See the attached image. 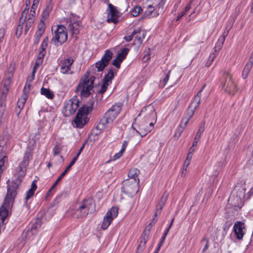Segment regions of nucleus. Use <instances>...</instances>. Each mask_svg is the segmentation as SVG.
<instances>
[{
  "label": "nucleus",
  "mask_w": 253,
  "mask_h": 253,
  "mask_svg": "<svg viewBox=\"0 0 253 253\" xmlns=\"http://www.w3.org/2000/svg\"><path fill=\"white\" fill-rule=\"evenodd\" d=\"M123 61H121L119 59L116 57V58H115L113 61V62H112V64L115 66L117 69H119L120 68V66H121V63Z\"/></svg>",
  "instance_id": "47"
},
{
  "label": "nucleus",
  "mask_w": 253,
  "mask_h": 253,
  "mask_svg": "<svg viewBox=\"0 0 253 253\" xmlns=\"http://www.w3.org/2000/svg\"><path fill=\"white\" fill-rule=\"evenodd\" d=\"M108 8L107 21L108 23L116 24L118 22L119 12L116 7L111 3L108 4Z\"/></svg>",
  "instance_id": "17"
},
{
  "label": "nucleus",
  "mask_w": 253,
  "mask_h": 253,
  "mask_svg": "<svg viewBox=\"0 0 253 253\" xmlns=\"http://www.w3.org/2000/svg\"><path fill=\"white\" fill-rule=\"evenodd\" d=\"M173 220H174V218H173V219H172L171 222V223H170V225H169V227H168L166 229V230H165V232H164V233L163 235H164V236H166L167 235V234H168V232H169V229H170V227H171V225H172V222H173Z\"/></svg>",
  "instance_id": "59"
},
{
  "label": "nucleus",
  "mask_w": 253,
  "mask_h": 253,
  "mask_svg": "<svg viewBox=\"0 0 253 253\" xmlns=\"http://www.w3.org/2000/svg\"><path fill=\"white\" fill-rule=\"evenodd\" d=\"M190 119L187 118H183L180 123V126L182 127V130H183L186 126L188 124Z\"/></svg>",
  "instance_id": "46"
},
{
  "label": "nucleus",
  "mask_w": 253,
  "mask_h": 253,
  "mask_svg": "<svg viewBox=\"0 0 253 253\" xmlns=\"http://www.w3.org/2000/svg\"><path fill=\"white\" fill-rule=\"evenodd\" d=\"M45 28V24L44 23V21H42L41 20L40 22L38 24V30L36 32L43 34L44 32Z\"/></svg>",
  "instance_id": "38"
},
{
  "label": "nucleus",
  "mask_w": 253,
  "mask_h": 253,
  "mask_svg": "<svg viewBox=\"0 0 253 253\" xmlns=\"http://www.w3.org/2000/svg\"><path fill=\"white\" fill-rule=\"evenodd\" d=\"M228 34V31H227V32H224L223 35L220 37H219L217 42H216L214 46L215 52L211 54L210 55L209 59L206 63V66L209 67L210 66H211L214 58L217 56V52L219 51L221 49L223 43L225 41V38Z\"/></svg>",
  "instance_id": "14"
},
{
  "label": "nucleus",
  "mask_w": 253,
  "mask_h": 253,
  "mask_svg": "<svg viewBox=\"0 0 253 253\" xmlns=\"http://www.w3.org/2000/svg\"><path fill=\"white\" fill-rule=\"evenodd\" d=\"M123 152H122V151H120L118 153L115 154L113 157V160H115L119 158H120L123 155Z\"/></svg>",
  "instance_id": "54"
},
{
  "label": "nucleus",
  "mask_w": 253,
  "mask_h": 253,
  "mask_svg": "<svg viewBox=\"0 0 253 253\" xmlns=\"http://www.w3.org/2000/svg\"><path fill=\"white\" fill-rule=\"evenodd\" d=\"M32 156V150L30 148H27L25 151L23 159L20 163L17 171V175L15 176L23 178L25 175L26 167L28 165L30 158Z\"/></svg>",
  "instance_id": "11"
},
{
  "label": "nucleus",
  "mask_w": 253,
  "mask_h": 253,
  "mask_svg": "<svg viewBox=\"0 0 253 253\" xmlns=\"http://www.w3.org/2000/svg\"><path fill=\"white\" fill-rule=\"evenodd\" d=\"M74 62V60L71 58H67L63 60L61 66L60 72L64 74H71V66Z\"/></svg>",
  "instance_id": "21"
},
{
  "label": "nucleus",
  "mask_w": 253,
  "mask_h": 253,
  "mask_svg": "<svg viewBox=\"0 0 253 253\" xmlns=\"http://www.w3.org/2000/svg\"><path fill=\"white\" fill-rule=\"evenodd\" d=\"M52 8V5L50 3L47 4L45 8L43 10L42 14V18L41 20L45 21L49 17V14Z\"/></svg>",
  "instance_id": "27"
},
{
  "label": "nucleus",
  "mask_w": 253,
  "mask_h": 253,
  "mask_svg": "<svg viewBox=\"0 0 253 253\" xmlns=\"http://www.w3.org/2000/svg\"><path fill=\"white\" fill-rule=\"evenodd\" d=\"M168 196H169L168 193L165 192L163 193V195L162 196L161 200L159 202L160 203H161L162 204H163V205H165L167 201Z\"/></svg>",
  "instance_id": "44"
},
{
  "label": "nucleus",
  "mask_w": 253,
  "mask_h": 253,
  "mask_svg": "<svg viewBox=\"0 0 253 253\" xmlns=\"http://www.w3.org/2000/svg\"><path fill=\"white\" fill-rule=\"evenodd\" d=\"M114 78V72L112 68L109 69L108 73L105 75L103 82L111 84L112 80Z\"/></svg>",
  "instance_id": "28"
},
{
  "label": "nucleus",
  "mask_w": 253,
  "mask_h": 253,
  "mask_svg": "<svg viewBox=\"0 0 253 253\" xmlns=\"http://www.w3.org/2000/svg\"><path fill=\"white\" fill-rule=\"evenodd\" d=\"M35 19L34 18H31L30 17H27L25 21V26L24 29V33L26 34L29 31L30 28L32 27V25L34 24V21Z\"/></svg>",
  "instance_id": "29"
},
{
  "label": "nucleus",
  "mask_w": 253,
  "mask_h": 253,
  "mask_svg": "<svg viewBox=\"0 0 253 253\" xmlns=\"http://www.w3.org/2000/svg\"><path fill=\"white\" fill-rule=\"evenodd\" d=\"M27 99V95L26 94H22L21 98L17 101V106L15 112L17 116H19L21 110L24 106V104Z\"/></svg>",
  "instance_id": "25"
},
{
  "label": "nucleus",
  "mask_w": 253,
  "mask_h": 253,
  "mask_svg": "<svg viewBox=\"0 0 253 253\" xmlns=\"http://www.w3.org/2000/svg\"><path fill=\"white\" fill-rule=\"evenodd\" d=\"M61 149L58 145L55 146L53 148V153L55 155H58L60 153Z\"/></svg>",
  "instance_id": "52"
},
{
  "label": "nucleus",
  "mask_w": 253,
  "mask_h": 253,
  "mask_svg": "<svg viewBox=\"0 0 253 253\" xmlns=\"http://www.w3.org/2000/svg\"><path fill=\"white\" fill-rule=\"evenodd\" d=\"M245 224L241 221H236L233 226V230L238 240H242L245 235Z\"/></svg>",
  "instance_id": "18"
},
{
  "label": "nucleus",
  "mask_w": 253,
  "mask_h": 253,
  "mask_svg": "<svg viewBox=\"0 0 253 253\" xmlns=\"http://www.w3.org/2000/svg\"><path fill=\"white\" fill-rule=\"evenodd\" d=\"M45 52H46L45 51L40 50V52H39L37 60H40V61H42V59L43 58V57L45 55Z\"/></svg>",
  "instance_id": "49"
},
{
  "label": "nucleus",
  "mask_w": 253,
  "mask_h": 253,
  "mask_svg": "<svg viewBox=\"0 0 253 253\" xmlns=\"http://www.w3.org/2000/svg\"><path fill=\"white\" fill-rule=\"evenodd\" d=\"M246 191L244 186H236L229 198V204L233 207L241 208L243 206Z\"/></svg>",
  "instance_id": "6"
},
{
  "label": "nucleus",
  "mask_w": 253,
  "mask_h": 253,
  "mask_svg": "<svg viewBox=\"0 0 253 253\" xmlns=\"http://www.w3.org/2000/svg\"><path fill=\"white\" fill-rule=\"evenodd\" d=\"M37 186L35 183V181H34L31 185V188L27 192L26 196V200L27 201L31 197H32L34 194L35 190H36Z\"/></svg>",
  "instance_id": "31"
},
{
  "label": "nucleus",
  "mask_w": 253,
  "mask_h": 253,
  "mask_svg": "<svg viewBox=\"0 0 253 253\" xmlns=\"http://www.w3.org/2000/svg\"><path fill=\"white\" fill-rule=\"evenodd\" d=\"M8 85H6L4 86L5 89L3 90L0 94V106L2 107L4 105V103L5 102L6 97V93L8 91Z\"/></svg>",
  "instance_id": "32"
},
{
  "label": "nucleus",
  "mask_w": 253,
  "mask_h": 253,
  "mask_svg": "<svg viewBox=\"0 0 253 253\" xmlns=\"http://www.w3.org/2000/svg\"><path fill=\"white\" fill-rule=\"evenodd\" d=\"M73 165V162H71L69 165L66 167L64 171L61 173L60 176L56 180V183H58V182L63 178V177L65 176L67 171L70 169Z\"/></svg>",
  "instance_id": "36"
},
{
  "label": "nucleus",
  "mask_w": 253,
  "mask_h": 253,
  "mask_svg": "<svg viewBox=\"0 0 253 253\" xmlns=\"http://www.w3.org/2000/svg\"><path fill=\"white\" fill-rule=\"evenodd\" d=\"M42 34L39 33H36L35 34V40L34 41L35 44H38L39 42V41L40 40L41 37H42Z\"/></svg>",
  "instance_id": "50"
},
{
  "label": "nucleus",
  "mask_w": 253,
  "mask_h": 253,
  "mask_svg": "<svg viewBox=\"0 0 253 253\" xmlns=\"http://www.w3.org/2000/svg\"><path fill=\"white\" fill-rule=\"evenodd\" d=\"M79 100L77 96H74L64 103L62 113L65 117L70 116L74 114L79 107Z\"/></svg>",
  "instance_id": "10"
},
{
  "label": "nucleus",
  "mask_w": 253,
  "mask_h": 253,
  "mask_svg": "<svg viewBox=\"0 0 253 253\" xmlns=\"http://www.w3.org/2000/svg\"><path fill=\"white\" fill-rule=\"evenodd\" d=\"M15 63L11 62L7 68V71L5 74L4 86H6V85L9 86L11 84V80L13 76V73L15 71Z\"/></svg>",
  "instance_id": "20"
},
{
  "label": "nucleus",
  "mask_w": 253,
  "mask_h": 253,
  "mask_svg": "<svg viewBox=\"0 0 253 253\" xmlns=\"http://www.w3.org/2000/svg\"><path fill=\"white\" fill-rule=\"evenodd\" d=\"M28 12L29 10L25 8L22 13L21 16L19 19V24L16 31V35L17 37L20 36L22 34L23 26L27 19V14L28 13Z\"/></svg>",
  "instance_id": "22"
},
{
  "label": "nucleus",
  "mask_w": 253,
  "mask_h": 253,
  "mask_svg": "<svg viewBox=\"0 0 253 253\" xmlns=\"http://www.w3.org/2000/svg\"><path fill=\"white\" fill-rule=\"evenodd\" d=\"M22 179L15 176L11 182L7 186V192L3 202L0 208V220L3 222L12 208L15 199L17 194V189Z\"/></svg>",
  "instance_id": "3"
},
{
  "label": "nucleus",
  "mask_w": 253,
  "mask_h": 253,
  "mask_svg": "<svg viewBox=\"0 0 253 253\" xmlns=\"http://www.w3.org/2000/svg\"><path fill=\"white\" fill-rule=\"evenodd\" d=\"M139 30V33L136 34L134 36H133V38H135V40L137 41V43L141 44L142 42V39L144 38V35L143 33H141L140 29H138Z\"/></svg>",
  "instance_id": "39"
},
{
  "label": "nucleus",
  "mask_w": 253,
  "mask_h": 253,
  "mask_svg": "<svg viewBox=\"0 0 253 253\" xmlns=\"http://www.w3.org/2000/svg\"><path fill=\"white\" fill-rule=\"evenodd\" d=\"M37 221L34 225H33L30 229H28L24 233V237L27 239H32V237L37 233V229L41 226V224Z\"/></svg>",
  "instance_id": "23"
},
{
  "label": "nucleus",
  "mask_w": 253,
  "mask_h": 253,
  "mask_svg": "<svg viewBox=\"0 0 253 253\" xmlns=\"http://www.w3.org/2000/svg\"><path fill=\"white\" fill-rule=\"evenodd\" d=\"M157 217H155L154 215L153 218H152L151 222L149 223L148 226H153L157 222V219H156Z\"/></svg>",
  "instance_id": "60"
},
{
  "label": "nucleus",
  "mask_w": 253,
  "mask_h": 253,
  "mask_svg": "<svg viewBox=\"0 0 253 253\" xmlns=\"http://www.w3.org/2000/svg\"><path fill=\"white\" fill-rule=\"evenodd\" d=\"M201 242H205V245L204 248H203V249L202 250V252L204 253L206 250L208 249V248L209 247V241L207 238H204L202 240Z\"/></svg>",
  "instance_id": "48"
},
{
  "label": "nucleus",
  "mask_w": 253,
  "mask_h": 253,
  "mask_svg": "<svg viewBox=\"0 0 253 253\" xmlns=\"http://www.w3.org/2000/svg\"><path fill=\"white\" fill-rule=\"evenodd\" d=\"M148 236L144 234L142 235L140 239V243L137 248L136 253H141L144 250L146 243L147 241Z\"/></svg>",
  "instance_id": "26"
},
{
  "label": "nucleus",
  "mask_w": 253,
  "mask_h": 253,
  "mask_svg": "<svg viewBox=\"0 0 253 253\" xmlns=\"http://www.w3.org/2000/svg\"><path fill=\"white\" fill-rule=\"evenodd\" d=\"M224 82L221 85L225 91L230 94H234L238 90L236 84L232 79L231 75L228 72H225L223 75Z\"/></svg>",
  "instance_id": "9"
},
{
  "label": "nucleus",
  "mask_w": 253,
  "mask_h": 253,
  "mask_svg": "<svg viewBox=\"0 0 253 253\" xmlns=\"http://www.w3.org/2000/svg\"><path fill=\"white\" fill-rule=\"evenodd\" d=\"M48 39L47 37L44 39L41 45L40 50L45 51V49L48 45Z\"/></svg>",
  "instance_id": "45"
},
{
  "label": "nucleus",
  "mask_w": 253,
  "mask_h": 253,
  "mask_svg": "<svg viewBox=\"0 0 253 253\" xmlns=\"http://www.w3.org/2000/svg\"><path fill=\"white\" fill-rule=\"evenodd\" d=\"M140 174V171L139 169L133 168L129 170L128 172V179L131 180L132 181H137V184H139V179L138 175Z\"/></svg>",
  "instance_id": "24"
},
{
  "label": "nucleus",
  "mask_w": 253,
  "mask_h": 253,
  "mask_svg": "<svg viewBox=\"0 0 253 253\" xmlns=\"http://www.w3.org/2000/svg\"><path fill=\"white\" fill-rule=\"evenodd\" d=\"M138 116H141L143 117V120L150 122V125H155L157 121V115L152 105H148L147 107H144Z\"/></svg>",
  "instance_id": "8"
},
{
  "label": "nucleus",
  "mask_w": 253,
  "mask_h": 253,
  "mask_svg": "<svg viewBox=\"0 0 253 253\" xmlns=\"http://www.w3.org/2000/svg\"><path fill=\"white\" fill-rule=\"evenodd\" d=\"M164 205L159 202L157 206H156L155 213L154 215L157 217L158 215H160L161 212V210L163 209Z\"/></svg>",
  "instance_id": "42"
},
{
  "label": "nucleus",
  "mask_w": 253,
  "mask_h": 253,
  "mask_svg": "<svg viewBox=\"0 0 253 253\" xmlns=\"http://www.w3.org/2000/svg\"><path fill=\"white\" fill-rule=\"evenodd\" d=\"M39 1H40V0H34L33 4L31 6V10H34L35 11L36 9L38 7Z\"/></svg>",
  "instance_id": "51"
},
{
  "label": "nucleus",
  "mask_w": 253,
  "mask_h": 253,
  "mask_svg": "<svg viewBox=\"0 0 253 253\" xmlns=\"http://www.w3.org/2000/svg\"><path fill=\"white\" fill-rule=\"evenodd\" d=\"M205 122H203L201 124L200 127L198 129V131L195 137V139L200 140L201 136L205 130Z\"/></svg>",
  "instance_id": "35"
},
{
  "label": "nucleus",
  "mask_w": 253,
  "mask_h": 253,
  "mask_svg": "<svg viewBox=\"0 0 253 253\" xmlns=\"http://www.w3.org/2000/svg\"><path fill=\"white\" fill-rule=\"evenodd\" d=\"M150 58V55H149L148 51L146 52V54L143 57V60L144 62H146Z\"/></svg>",
  "instance_id": "58"
},
{
  "label": "nucleus",
  "mask_w": 253,
  "mask_h": 253,
  "mask_svg": "<svg viewBox=\"0 0 253 253\" xmlns=\"http://www.w3.org/2000/svg\"><path fill=\"white\" fill-rule=\"evenodd\" d=\"M122 106V104L120 103H116L112 105L100 119L96 128L100 131H103L109 125L112 124L120 114Z\"/></svg>",
  "instance_id": "4"
},
{
  "label": "nucleus",
  "mask_w": 253,
  "mask_h": 253,
  "mask_svg": "<svg viewBox=\"0 0 253 253\" xmlns=\"http://www.w3.org/2000/svg\"><path fill=\"white\" fill-rule=\"evenodd\" d=\"M142 10V8L140 6H135L131 11V14L133 16L136 17L138 16L140 11Z\"/></svg>",
  "instance_id": "40"
},
{
  "label": "nucleus",
  "mask_w": 253,
  "mask_h": 253,
  "mask_svg": "<svg viewBox=\"0 0 253 253\" xmlns=\"http://www.w3.org/2000/svg\"><path fill=\"white\" fill-rule=\"evenodd\" d=\"M109 84L103 82V84L101 85V88L98 91V93L101 94L104 93L106 91L107 87Z\"/></svg>",
  "instance_id": "43"
},
{
  "label": "nucleus",
  "mask_w": 253,
  "mask_h": 253,
  "mask_svg": "<svg viewBox=\"0 0 253 253\" xmlns=\"http://www.w3.org/2000/svg\"><path fill=\"white\" fill-rule=\"evenodd\" d=\"M5 35V31L4 29H0V42L2 41Z\"/></svg>",
  "instance_id": "56"
},
{
  "label": "nucleus",
  "mask_w": 253,
  "mask_h": 253,
  "mask_svg": "<svg viewBox=\"0 0 253 253\" xmlns=\"http://www.w3.org/2000/svg\"><path fill=\"white\" fill-rule=\"evenodd\" d=\"M192 154H189V153H188L187 155V157H186V160L185 161V164L187 163V162H190V161L192 159Z\"/></svg>",
  "instance_id": "61"
},
{
  "label": "nucleus",
  "mask_w": 253,
  "mask_h": 253,
  "mask_svg": "<svg viewBox=\"0 0 253 253\" xmlns=\"http://www.w3.org/2000/svg\"><path fill=\"white\" fill-rule=\"evenodd\" d=\"M199 94L195 96L193 101L191 103L187 110L186 118L190 119L193 116L196 110L200 104Z\"/></svg>",
  "instance_id": "19"
},
{
  "label": "nucleus",
  "mask_w": 253,
  "mask_h": 253,
  "mask_svg": "<svg viewBox=\"0 0 253 253\" xmlns=\"http://www.w3.org/2000/svg\"><path fill=\"white\" fill-rule=\"evenodd\" d=\"M253 65L250 63H247L246 66H245L243 72H242V77L244 79H245L247 78L249 73L251 69H252Z\"/></svg>",
  "instance_id": "33"
},
{
  "label": "nucleus",
  "mask_w": 253,
  "mask_h": 253,
  "mask_svg": "<svg viewBox=\"0 0 253 253\" xmlns=\"http://www.w3.org/2000/svg\"><path fill=\"white\" fill-rule=\"evenodd\" d=\"M58 184L55 181L54 183L52 185V186L50 188V189L48 190L47 194H49L52 191V190L55 188V187Z\"/></svg>",
  "instance_id": "63"
},
{
  "label": "nucleus",
  "mask_w": 253,
  "mask_h": 253,
  "mask_svg": "<svg viewBox=\"0 0 253 253\" xmlns=\"http://www.w3.org/2000/svg\"><path fill=\"white\" fill-rule=\"evenodd\" d=\"M128 145V142L127 141H124L123 143V145H122V148L121 149V151H122V152H124L127 146Z\"/></svg>",
  "instance_id": "57"
},
{
  "label": "nucleus",
  "mask_w": 253,
  "mask_h": 253,
  "mask_svg": "<svg viewBox=\"0 0 253 253\" xmlns=\"http://www.w3.org/2000/svg\"><path fill=\"white\" fill-rule=\"evenodd\" d=\"M92 105H84L78 110V112L74 120L75 124L77 127L82 128L89 121L87 115L90 113L92 110Z\"/></svg>",
  "instance_id": "7"
},
{
  "label": "nucleus",
  "mask_w": 253,
  "mask_h": 253,
  "mask_svg": "<svg viewBox=\"0 0 253 253\" xmlns=\"http://www.w3.org/2000/svg\"><path fill=\"white\" fill-rule=\"evenodd\" d=\"M135 124L133 122L132 124V127L134 129L136 132L141 135V137H143L145 136L148 133L150 132L154 128V125H150V122H147L144 120H141L139 122L137 125V129L133 126V125Z\"/></svg>",
  "instance_id": "12"
},
{
  "label": "nucleus",
  "mask_w": 253,
  "mask_h": 253,
  "mask_svg": "<svg viewBox=\"0 0 253 253\" xmlns=\"http://www.w3.org/2000/svg\"><path fill=\"white\" fill-rule=\"evenodd\" d=\"M95 211V205L92 199H85L79 203L75 209L73 214L78 218L85 217L88 214Z\"/></svg>",
  "instance_id": "5"
},
{
  "label": "nucleus",
  "mask_w": 253,
  "mask_h": 253,
  "mask_svg": "<svg viewBox=\"0 0 253 253\" xmlns=\"http://www.w3.org/2000/svg\"><path fill=\"white\" fill-rule=\"evenodd\" d=\"M192 2L193 0H190L188 4L187 5L183 11L185 13H186L191 8Z\"/></svg>",
  "instance_id": "55"
},
{
  "label": "nucleus",
  "mask_w": 253,
  "mask_h": 253,
  "mask_svg": "<svg viewBox=\"0 0 253 253\" xmlns=\"http://www.w3.org/2000/svg\"><path fill=\"white\" fill-rule=\"evenodd\" d=\"M139 30H134L132 32V34L129 36H125L124 37V39L126 42H130L133 38V36H134L136 34L139 33Z\"/></svg>",
  "instance_id": "41"
},
{
  "label": "nucleus",
  "mask_w": 253,
  "mask_h": 253,
  "mask_svg": "<svg viewBox=\"0 0 253 253\" xmlns=\"http://www.w3.org/2000/svg\"><path fill=\"white\" fill-rule=\"evenodd\" d=\"M27 17H30L36 19V12L34 10H30V13L27 14Z\"/></svg>",
  "instance_id": "53"
},
{
  "label": "nucleus",
  "mask_w": 253,
  "mask_h": 253,
  "mask_svg": "<svg viewBox=\"0 0 253 253\" xmlns=\"http://www.w3.org/2000/svg\"><path fill=\"white\" fill-rule=\"evenodd\" d=\"M65 26L57 25L54 31L52 42L57 46L61 45L67 40L68 34L67 30L72 35H77L81 29V22L79 18L73 14L64 19Z\"/></svg>",
  "instance_id": "2"
},
{
  "label": "nucleus",
  "mask_w": 253,
  "mask_h": 253,
  "mask_svg": "<svg viewBox=\"0 0 253 253\" xmlns=\"http://www.w3.org/2000/svg\"><path fill=\"white\" fill-rule=\"evenodd\" d=\"M165 4L163 0H158V3L155 5H149L145 11V15L147 17H154L159 15L160 9H163Z\"/></svg>",
  "instance_id": "16"
},
{
  "label": "nucleus",
  "mask_w": 253,
  "mask_h": 253,
  "mask_svg": "<svg viewBox=\"0 0 253 253\" xmlns=\"http://www.w3.org/2000/svg\"><path fill=\"white\" fill-rule=\"evenodd\" d=\"M170 71H166L165 73V77L163 79V80L161 81L160 82V86L162 87H164L167 82L168 81L170 75Z\"/></svg>",
  "instance_id": "37"
},
{
  "label": "nucleus",
  "mask_w": 253,
  "mask_h": 253,
  "mask_svg": "<svg viewBox=\"0 0 253 253\" xmlns=\"http://www.w3.org/2000/svg\"><path fill=\"white\" fill-rule=\"evenodd\" d=\"M113 52L109 49L105 51V53L100 60L91 65L84 75V79L80 83L76 89V92L80 91L81 95L83 97L89 96L93 88L94 81L102 76V72L112 58Z\"/></svg>",
  "instance_id": "1"
},
{
  "label": "nucleus",
  "mask_w": 253,
  "mask_h": 253,
  "mask_svg": "<svg viewBox=\"0 0 253 253\" xmlns=\"http://www.w3.org/2000/svg\"><path fill=\"white\" fill-rule=\"evenodd\" d=\"M58 184L55 181L54 183L52 185V186L50 188V189L48 190L47 194H49L52 191V190L55 188V187Z\"/></svg>",
  "instance_id": "62"
},
{
  "label": "nucleus",
  "mask_w": 253,
  "mask_h": 253,
  "mask_svg": "<svg viewBox=\"0 0 253 253\" xmlns=\"http://www.w3.org/2000/svg\"><path fill=\"white\" fill-rule=\"evenodd\" d=\"M138 187L137 181H132L130 179H126L123 182L122 191L126 194L132 195L138 192Z\"/></svg>",
  "instance_id": "13"
},
{
  "label": "nucleus",
  "mask_w": 253,
  "mask_h": 253,
  "mask_svg": "<svg viewBox=\"0 0 253 253\" xmlns=\"http://www.w3.org/2000/svg\"><path fill=\"white\" fill-rule=\"evenodd\" d=\"M118 214V208L112 207L104 216L101 224V228L103 230L106 229L110 225L112 220L117 216Z\"/></svg>",
  "instance_id": "15"
},
{
  "label": "nucleus",
  "mask_w": 253,
  "mask_h": 253,
  "mask_svg": "<svg viewBox=\"0 0 253 253\" xmlns=\"http://www.w3.org/2000/svg\"><path fill=\"white\" fill-rule=\"evenodd\" d=\"M42 61H40V60H37L34 67H35V68H38L39 67V66L42 64Z\"/></svg>",
  "instance_id": "64"
},
{
  "label": "nucleus",
  "mask_w": 253,
  "mask_h": 253,
  "mask_svg": "<svg viewBox=\"0 0 253 253\" xmlns=\"http://www.w3.org/2000/svg\"><path fill=\"white\" fill-rule=\"evenodd\" d=\"M41 93L48 99H52L54 97L53 93L48 88L42 87L41 90Z\"/></svg>",
  "instance_id": "30"
},
{
  "label": "nucleus",
  "mask_w": 253,
  "mask_h": 253,
  "mask_svg": "<svg viewBox=\"0 0 253 253\" xmlns=\"http://www.w3.org/2000/svg\"><path fill=\"white\" fill-rule=\"evenodd\" d=\"M129 51L128 48H124L122 51L118 53L117 57L121 61H123L126 57Z\"/></svg>",
  "instance_id": "34"
}]
</instances>
